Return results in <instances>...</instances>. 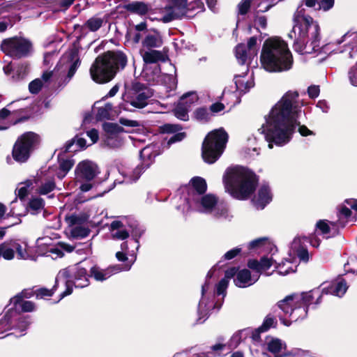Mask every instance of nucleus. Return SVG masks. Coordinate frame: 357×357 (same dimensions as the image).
I'll return each mask as SVG.
<instances>
[{
    "instance_id": "1",
    "label": "nucleus",
    "mask_w": 357,
    "mask_h": 357,
    "mask_svg": "<svg viewBox=\"0 0 357 357\" xmlns=\"http://www.w3.org/2000/svg\"><path fill=\"white\" fill-rule=\"evenodd\" d=\"M298 96L296 91H288L265 116V122L258 130L264 135L269 149H273V144L282 146L289 143L300 124L298 119L302 110L296 102Z\"/></svg>"
},
{
    "instance_id": "2",
    "label": "nucleus",
    "mask_w": 357,
    "mask_h": 357,
    "mask_svg": "<svg viewBox=\"0 0 357 357\" xmlns=\"http://www.w3.org/2000/svg\"><path fill=\"white\" fill-rule=\"evenodd\" d=\"M169 4L159 10V15L155 16L150 12L151 6L144 1H135L125 6L126 10L139 15L149 14L151 21L158 20L168 23L183 17H191L204 10L202 0H169Z\"/></svg>"
},
{
    "instance_id": "3",
    "label": "nucleus",
    "mask_w": 357,
    "mask_h": 357,
    "mask_svg": "<svg viewBox=\"0 0 357 357\" xmlns=\"http://www.w3.org/2000/svg\"><path fill=\"white\" fill-rule=\"evenodd\" d=\"M293 21L295 51L301 54L318 52L320 50V27L317 22L305 14L302 6L294 13Z\"/></svg>"
},
{
    "instance_id": "4",
    "label": "nucleus",
    "mask_w": 357,
    "mask_h": 357,
    "mask_svg": "<svg viewBox=\"0 0 357 357\" xmlns=\"http://www.w3.org/2000/svg\"><path fill=\"white\" fill-rule=\"evenodd\" d=\"M260 61L266 71L278 73L289 70L293 59L287 43L280 37H271L263 44Z\"/></svg>"
},
{
    "instance_id": "5",
    "label": "nucleus",
    "mask_w": 357,
    "mask_h": 357,
    "mask_svg": "<svg viewBox=\"0 0 357 357\" xmlns=\"http://www.w3.org/2000/svg\"><path fill=\"white\" fill-rule=\"evenodd\" d=\"M257 182V176L242 167L228 168L223 176L226 191L238 199L250 197L255 191Z\"/></svg>"
},
{
    "instance_id": "6",
    "label": "nucleus",
    "mask_w": 357,
    "mask_h": 357,
    "mask_svg": "<svg viewBox=\"0 0 357 357\" xmlns=\"http://www.w3.org/2000/svg\"><path fill=\"white\" fill-rule=\"evenodd\" d=\"M318 296L316 303H319L321 294L319 290L314 289L308 292L286 296L278 303V307L283 312L284 317H280L282 323L290 326L291 322L303 319L307 315V306L312 303L314 296Z\"/></svg>"
},
{
    "instance_id": "7",
    "label": "nucleus",
    "mask_w": 357,
    "mask_h": 357,
    "mask_svg": "<svg viewBox=\"0 0 357 357\" xmlns=\"http://www.w3.org/2000/svg\"><path fill=\"white\" fill-rule=\"evenodd\" d=\"M127 63V58L121 52H107L96 58L90 68L92 79L99 84L111 81L116 70L123 68Z\"/></svg>"
},
{
    "instance_id": "8",
    "label": "nucleus",
    "mask_w": 357,
    "mask_h": 357,
    "mask_svg": "<svg viewBox=\"0 0 357 357\" xmlns=\"http://www.w3.org/2000/svg\"><path fill=\"white\" fill-rule=\"evenodd\" d=\"M89 277L86 268L79 264L61 270L56 275L54 286L55 288L61 284L66 287L65 291L61 294L59 300L71 294L73 285L79 288L87 287L89 284Z\"/></svg>"
},
{
    "instance_id": "9",
    "label": "nucleus",
    "mask_w": 357,
    "mask_h": 357,
    "mask_svg": "<svg viewBox=\"0 0 357 357\" xmlns=\"http://www.w3.org/2000/svg\"><path fill=\"white\" fill-rule=\"evenodd\" d=\"M227 139L228 135L222 128L209 132L202 144V155L204 160L208 164L214 163L222 154Z\"/></svg>"
},
{
    "instance_id": "10",
    "label": "nucleus",
    "mask_w": 357,
    "mask_h": 357,
    "mask_svg": "<svg viewBox=\"0 0 357 357\" xmlns=\"http://www.w3.org/2000/svg\"><path fill=\"white\" fill-rule=\"evenodd\" d=\"M97 165L89 160L79 162L75 170V182L79 184L82 192H88L92 188L91 181L98 174Z\"/></svg>"
},
{
    "instance_id": "11",
    "label": "nucleus",
    "mask_w": 357,
    "mask_h": 357,
    "mask_svg": "<svg viewBox=\"0 0 357 357\" xmlns=\"http://www.w3.org/2000/svg\"><path fill=\"white\" fill-rule=\"evenodd\" d=\"M39 137L33 132H27L18 138L13 149L14 159L24 162L29 158L30 153L38 144Z\"/></svg>"
},
{
    "instance_id": "12",
    "label": "nucleus",
    "mask_w": 357,
    "mask_h": 357,
    "mask_svg": "<svg viewBox=\"0 0 357 357\" xmlns=\"http://www.w3.org/2000/svg\"><path fill=\"white\" fill-rule=\"evenodd\" d=\"M218 202V198L211 194L201 196L192 195V197L186 199V208H183V211L185 213L196 211L211 215Z\"/></svg>"
},
{
    "instance_id": "13",
    "label": "nucleus",
    "mask_w": 357,
    "mask_h": 357,
    "mask_svg": "<svg viewBox=\"0 0 357 357\" xmlns=\"http://www.w3.org/2000/svg\"><path fill=\"white\" fill-rule=\"evenodd\" d=\"M158 155V146L155 144H150L145 146L140 151V158L142 165L136 167L132 172H126L123 173V176L127 179V181H135L144 172V171L149 168L153 162L155 158Z\"/></svg>"
},
{
    "instance_id": "14",
    "label": "nucleus",
    "mask_w": 357,
    "mask_h": 357,
    "mask_svg": "<svg viewBox=\"0 0 357 357\" xmlns=\"http://www.w3.org/2000/svg\"><path fill=\"white\" fill-rule=\"evenodd\" d=\"M1 49L10 56L20 58L27 55L31 51V44L26 39L13 38L4 40L1 45Z\"/></svg>"
},
{
    "instance_id": "15",
    "label": "nucleus",
    "mask_w": 357,
    "mask_h": 357,
    "mask_svg": "<svg viewBox=\"0 0 357 357\" xmlns=\"http://www.w3.org/2000/svg\"><path fill=\"white\" fill-rule=\"evenodd\" d=\"M79 66V59L75 52L70 51L62 56L57 66L58 70H61V73L67 72L65 83H68L71 79Z\"/></svg>"
},
{
    "instance_id": "16",
    "label": "nucleus",
    "mask_w": 357,
    "mask_h": 357,
    "mask_svg": "<svg viewBox=\"0 0 357 357\" xmlns=\"http://www.w3.org/2000/svg\"><path fill=\"white\" fill-rule=\"evenodd\" d=\"M70 235L77 238L87 236L89 229L86 225V218L83 215H71L66 218Z\"/></svg>"
},
{
    "instance_id": "17",
    "label": "nucleus",
    "mask_w": 357,
    "mask_h": 357,
    "mask_svg": "<svg viewBox=\"0 0 357 357\" xmlns=\"http://www.w3.org/2000/svg\"><path fill=\"white\" fill-rule=\"evenodd\" d=\"M213 270L208 271L206 276V281L202 287V298L198 305V313L199 316L204 317L208 312L216 305H213L209 302V298L213 296L211 295L209 290L211 289V284L208 282V278H211L213 275Z\"/></svg>"
},
{
    "instance_id": "18",
    "label": "nucleus",
    "mask_w": 357,
    "mask_h": 357,
    "mask_svg": "<svg viewBox=\"0 0 357 357\" xmlns=\"http://www.w3.org/2000/svg\"><path fill=\"white\" fill-rule=\"evenodd\" d=\"M103 129L106 133L105 142L110 147H118L122 144V138L120 134L123 132V128L116 123H105L103 124Z\"/></svg>"
},
{
    "instance_id": "19",
    "label": "nucleus",
    "mask_w": 357,
    "mask_h": 357,
    "mask_svg": "<svg viewBox=\"0 0 357 357\" xmlns=\"http://www.w3.org/2000/svg\"><path fill=\"white\" fill-rule=\"evenodd\" d=\"M307 241L305 237H296L291 243L289 255L293 259L297 256L301 261H307L309 254L305 245Z\"/></svg>"
},
{
    "instance_id": "20",
    "label": "nucleus",
    "mask_w": 357,
    "mask_h": 357,
    "mask_svg": "<svg viewBox=\"0 0 357 357\" xmlns=\"http://www.w3.org/2000/svg\"><path fill=\"white\" fill-rule=\"evenodd\" d=\"M131 264L127 265L123 268L120 266H114L106 269H102L98 266H94L91 268V276L93 277L97 281H104L110 278L113 274L121 271H128L130 268Z\"/></svg>"
},
{
    "instance_id": "21",
    "label": "nucleus",
    "mask_w": 357,
    "mask_h": 357,
    "mask_svg": "<svg viewBox=\"0 0 357 357\" xmlns=\"http://www.w3.org/2000/svg\"><path fill=\"white\" fill-rule=\"evenodd\" d=\"M259 278L258 274L251 275V273L248 269L239 271L234 280L235 284L240 288H245L255 284Z\"/></svg>"
},
{
    "instance_id": "22",
    "label": "nucleus",
    "mask_w": 357,
    "mask_h": 357,
    "mask_svg": "<svg viewBox=\"0 0 357 357\" xmlns=\"http://www.w3.org/2000/svg\"><path fill=\"white\" fill-rule=\"evenodd\" d=\"M271 253V257L264 256L261 258L259 261L256 259L250 260L248 263V267L255 271L259 275L261 273L266 272L275 262V259L273 258V252Z\"/></svg>"
},
{
    "instance_id": "23",
    "label": "nucleus",
    "mask_w": 357,
    "mask_h": 357,
    "mask_svg": "<svg viewBox=\"0 0 357 357\" xmlns=\"http://www.w3.org/2000/svg\"><path fill=\"white\" fill-rule=\"evenodd\" d=\"M234 83L236 91L239 94L245 93L255 85L252 75L248 73L238 75L234 77Z\"/></svg>"
},
{
    "instance_id": "24",
    "label": "nucleus",
    "mask_w": 357,
    "mask_h": 357,
    "mask_svg": "<svg viewBox=\"0 0 357 357\" xmlns=\"http://www.w3.org/2000/svg\"><path fill=\"white\" fill-rule=\"evenodd\" d=\"M248 249L259 252L264 251L273 252V255L277 252L275 246L269 241L268 238L265 237L255 239L250 242L248 244Z\"/></svg>"
},
{
    "instance_id": "25",
    "label": "nucleus",
    "mask_w": 357,
    "mask_h": 357,
    "mask_svg": "<svg viewBox=\"0 0 357 357\" xmlns=\"http://www.w3.org/2000/svg\"><path fill=\"white\" fill-rule=\"evenodd\" d=\"M140 54L146 64L156 63L166 60V55L159 50H141Z\"/></svg>"
},
{
    "instance_id": "26",
    "label": "nucleus",
    "mask_w": 357,
    "mask_h": 357,
    "mask_svg": "<svg viewBox=\"0 0 357 357\" xmlns=\"http://www.w3.org/2000/svg\"><path fill=\"white\" fill-rule=\"evenodd\" d=\"M231 351L228 344L225 342L224 337H220L217 342L210 347V350L206 353V357H216L225 355Z\"/></svg>"
},
{
    "instance_id": "27",
    "label": "nucleus",
    "mask_w": 357,
    "mask_h": 357,
    "mask_svg": "<svg viewBox=\"0 0 357 357\" xmlns=\"http://www.w3.org/2000/svg\"><path fill=\"white\" fill-rule=\"evenodd\" d=\"M272 199V194L268 185H263L260 187L257 196L255 197L254 202L257 207L264 208Z\"/></svg>"
},
{
    "instance_id": "28",
    "label": "nucleus",
    "mask_w": 357,
    "mask_h": 357,
    "mask_svg": "<svg viewBox=\"0 0 357 357\" xmlns=\"http://www.w3.org/2000/svg\"><path fill=\"white\" fill-rule=\"evenodd\" d=\"M348 289V286L346 282L344 280H339L327 288H324L322 289V294H331L332 295H335L338 297H342Z\"/></svg>"
},
{
    "instance_id": "29",
    "label": "nucleus",
    "mask_w": 357,
    "mask_h": 357,
    "mask_svg": "<svg viewBox=\"0 0 357 357\" xmlns=\"http://www.w3.org/2000/svg\"><path fill=\"white\" fill-rule=\"evenodd\" d=\"M266 348L269 352L275 355L274 357H281L282 351L285 349V344L280 339L268 337L266 340ZM286 354H284L283 356L287 357Z\"/></svg>"
},
{
    "instance_id": "30",
    "label": "nucleus",
    "mask_w": 357,
    "mask_h": 357,
    "mask_svg": "<svg viewBox=\"0 0 357 357\" xmlns=\"http://www.w3.org/2000/svg\"><path fill=\"white\" fill-rule=\"evenodd\" d=\"M163 41L160 33L154 30V33H149L146 36L142 41L144 48L147 50H153V48H158L162 45Z\"/></svg>"
},
{
    "instance_id": "31",
    "label": "nucleus",
    "mask_w": 357,
    "mask_h": 357,
    "mask_svg": "<svg viewBox=\"0 0 357 357\" xmlns=\"http://www.w3.org/2000/svg\"><path fill=\"white\" fill-rule=\"evenodd\" d=\"M74 250V247L66 244V243H61L59 246H51L47 248V252H45V255L47 257H50L52 259H57L61 258L63 256V251L67 252H70Z\"/></svg>"
},
{
    "instance_id": "32",
    "label": "nucleus",
    "mask_w": 357,
    "mask_h": 357,
    "mask_svg": "<svg viewBox=\"0 0 357 357\" xmlns=\"http://www.w3.org/2000/svg\"><path fill=\"white\" fill-rule=\"evenodd\" d=\"M110 231L112 238L125 240L129 236V231L123 227L120 221H113L110 225Z\"/></svg>"
},
{
    "instance_id": "33",
    "label": "nucleus",
    "mask_w": 357,
    "mask_h": 357,
    "mask_svg": "<svg viewBox=\"0 0 357 357\" xmlns=\"http://www.w3.org/2000/svg\"><path fill=\"white\" fill-rule=\"evenodd\" d=\"M316 229L326 238L331 237L337 233L336 225L325 220H319L316 224Z\"/></svg>"
},
{
    "instance_id": "34",
    "label": "nucleus",
    "mask_w": 357,
    "mask_h": 357,
    "mask_svg": "<svg viewBox=\"0 0 357 357\" xmlns=\"http://www.w3.org/2000/svg\"><path fill=\"white\" fill-rule=\"evenodd\" d=\"M190 185L192 190L188 194V197H192V195H202L206 190V181L202 177H194L190 180Z\"/></svg>"
},
{
    "instance_id": "35",
    "label": "nucleus",
    "mask_w": 357,
    "mask_h": 357,
    "mask_svg": "<svg viewBox=\"0 0 357 357\" xmlns=\"http://www.w3.org/2000/svg\"><path fill=\"white\" fill-rule=\"evenodd\" d=\"M251 333L250 328H245L238 331L233 334L229 340L227 342L230 350L236 349L242 341L245 340Z\"/></svg>"
},
{
    "instance_id": "36",
    "label": "nucleus",
    "mask_w": 357,
    "mask_h": 357,
    "mask_svg": "<svg viewBox=\"0 0 357 357\" xmlns=\"http://www.w3.org/2000/svg\"><path fill=\"white\" fill-rule=\"evenodd\" d=\"M53 73L52 72H45L43 74L41 78H37L31 82L29 84V90L31 93L36 94L38 93L44 84L52 77Z\"/></svg>"
},
{
    "instance_id": "37",
    "label": "nucleus",
    "mask_w": 357,
    "mask_h": 357,
    "mask_svg": "<svg viewBox=\"0 0 357 357\" xmlns=\"http://www.w3.org/2000/svg\"><path fill=\"white\" fill-rule=\"evenodd\" d=\"M188 96H182L174 110L175 116L181 120L187 121L188 119L189 105H185L188 103Z\"/></svg>"
},
{
    "instance_id": "38",
    "label": "nucleus",
    "mask_w": 357,
    "mask_h": 357,
    "mask_svg": "<svg viewBox=\"0 0 357 357\" xmlns=\"http://www.w3.org/2000/svg\"><path fill=\"white\" fill-rule=\"evenodd\" d=\"M211 215L216 218H221L228 221H230L233 218V214L227 204L223 202H218Z\"/></svg>"
},
{
    "instance_id": "39",
    "label": "nucleus",
    "mask_w": 357,
    "mask_h": 357,
    "mask_svg": "<svg viewBox=\"0 0 357 357\" xmlns=\"http://www.w3.org/2000/svg\"><path fill=\"white\" fill-rule=\"evenodd\" d=\"M150 97L146 91H140L135 94L130 100V105L137 108H143L148 104V98Z\"/></svg>"
},
{
    "instance_id": "40",
    "label": "nucleus",
    "mask_w": 357,
    "mask_h": 357,
    "mask_svg": "<svg viewBox=\"0 0 357 357\" xmlns=\"http://www.w3.org/2000/svg\"><path fill=\"white\" fill-rule=\"evenodd\" d=\"M100 102L95 104V108L98 109L96 118L98 120L108 119L112 110V105L110 103H105L104 105H98Z\"/></svg>"
},
{
    "instance_id": "41",
    "label": "nucleus",
    "mask_w": 357,
    "mask_h": 357,
    "mask_svg": "<svg viewBox=\"0 0 357 357\" xmlns=\"http://www.w3.org/2000/svg\"><path fill=\"white\" fill-rule=\"evenodd\" d=\"M11 302L13 303L15 307L19 306L24 312H32L35 310V305L33 303L29 301H22V296L17 295L11 299Z\"/></svg>"
},
{
    "instance_id": "42",
    "label": "nucleus",
    "mask_w": 357,
    "mask_h": 357,
    "mask_svg": "<svg viewBox=\"0 0 357 357\" xmlns=\"http://www.w3.org/2000/svg\"><path fill=\"white\" fill-rule=\"evenodd\" d=\"M12 260L13 259V241H5L0 243V259Z\"/></svg>"
},
{
    "instance_id": "43",
    "label": "nucleus",
    "mask_w": 357,
    "mask_h": 357,
    "mask_svg": "<svg viewBox=\"0 0 357 357\" xmlns=\"http://www.w3.org/2000/svg\"><path fill=\"white\" fill-rule=\"evenodd\" d=\"M11 207L9 215L12 216H22L24 215L27 208L22 201H17L15 199L11 202Z\"/></svg>"
},
{
    "instance_id": "44",
    "label": "nucleus",
    "mask_w": 357,
    "mask_h": 357,
    "mask_svg": "<svg viewBox=\"0 0 357 357\" xmlns=\"http://www.w3.org/2000/svg\"><path fill=\"white\" fill-rule=\"evenodd\" d=\"M105 20L103 18L98 16H93L89 18L84 24V27L89 29L90 31H98L103 24Z\"/></svg>"
},
{
    "instance_id": "45",
    "label": "nucleus",
    "mask_w": 357,
    "mask_h": 357,
    "mask_svg": "<svg viewBox=\"0 0 357 357\" xmlns=\"http://www.w3.org/2000/svg\"><path fill=\"white\" fill-rule=\"evenodd\" d=\"M222 100L227 102V105H235L240 102L239 93L236 91H231L229 89H225L222 92Z\"/></svg>"
},
{
    "instance_id": "46",
    "label": "nucleus",
    "mask_w": 357,
    "mask_h": 357,
    "mask_svg": "<svg viewBox=\"0 0 357 357\" xmlns=\"http://www.w3.org/2000/svg\"><path fill=\"white\" fill-rule=\"evenodd\" d=\"M276 268L280 275H286L290 273L295 272L296 265L291 261L285 260V261L278 264Z\"/></svg>"
},
{
    "instance_id": "47",
    "label": "nucleus",
    "mask_w": 357,
    "mask_h": 357,
    "mask_svg": "<svg viewBox=\"0 0 357 357\" xmlns=\"http://www.w3.org/2000/svg\"><path fill=\"white\" fill-rule=\"evenodd\" d=\"M44 208V201L40 197H33L29 203V211L35 215L40 212Z\"/></svg>"
},
{
    "instance_id": "48",
    "label": "nucleus",
    "mask_w": 357,
    "mask_h": 357,
    "mask_svg": "<svg viewBox=\"0 0 357 357\" xmlns=\"http://www.w3.org/2000/svg\"><path fill=\"white\" fill-rule=\"evenodd\" d=\"M236 56L239 63L244 64L248 58H253L248 54V50L244 44H239L236 47Z\"/></svg>"
},
{
    "instance_id": "49",
    "label": "nucleus",
    "mask_w": 357,
    "mask_h": 357,
    "mask_svg": "<svg viewBox=\"0 0 357 357\" xmlns=\"http://www.w3.org/2000/svg\"><path fill=\"white\" fill-rule=\"evenodd\" d=\"M29 317H20L17 319V322L15 326V330L16 331V336L24 335V332L27 329L30 324V321L28 320Z\"/></svg>"
},
{
    "instance_id": "50",
    "label": "nucleus",
    "mask_w": 357,
    "mask_h": 357,
    "mask_svg": "<svg viewBox=\"0 0 357 357\" xmlns=\"http://www.w3.org/2000/svg\"><path fill=\"white\" fill-rule=\"evenodd\" d=\"M56 188V184L53 178L46 180L43 182L38 189V192L40 195H47L54 190Z\"/></svg>"
},
{
    "instance_id": "51",
    "label": "nucleus",
    "mask_w": 357,
    "mask_h": 357,
    "mask_svg": "<svg viewBox=\"0 0 357 357\" xmlns=\"http://www.w3.org/2000/svg\"><path fill=\"white\" fill-rule=\"evenodd\" d=\"M74 165V161L72 159L63 160L59 162L60 169L62 172L58 174V177L60 178H63L66 173L72 168Z\"/></svg>"
},
{
    "instance_id": "52",
    "label": "nucleus",
    "mask_w": 357,
    "mask_h": 357,
    "mask_svg": "<svg viewBox=\"0 0 357 357\" xmlns=\"http://www.w3.org/2000/svg\"><path fill=\"white\" fill-rule=\"evenodd\" d=\"M13 313L14 312H9L2 319L0 320V335H1L3 331H7L10 328V325L12 324L11 317ZM3 337L4 336L0 335V338Z\"/></svg>"
},
{
    "instance_id": "53",
    "label": "nucleus",
    "mask_w": 357,
    "mask_h": 357,
    "mask_svg": "<svg viewBox=\"0 0 357 357\" xmlns=\"http://www.w3.org/2000/svg\"><path fill=\"white\" fill-rule=\"evenodd\" d=\"M277 324V321L275 320V317L271 314H268L262 325L258 328V330H260L262 332L268 331L271 328L275 327Z\"/></svg>"
},
{
    "instance_id": "54",
    "label": "nucleus",
    "mask_w": 357,
    "mask_h": 357,
    "mask_svg": "<svg viewBox=\"0 0 357 357\" xmlns=\"http://www.w3.org/2000/svg\"><path fill=\"white\" fill-rule=\"evenodd\" d=\"M75 144L76 146H79L80 149H84L86 146V140L83 138H78L75 140H73L69 142L65 147V151L66 152H74L77 151V149H72V146Z\"/></svg>"
},
{
    "instance_id": "55",
    "label": "nucleus",
    "mask_w": 357,
    "mask_h": 357,
    "mask_svg": "<svg viewBox=\"0 0 357 357\" xmlns=\"http://www.w3.org/2000/svg\"><path fill=\"white\" fill-rule=\"evenodd\" d=\"M246 46L248 50V54L250 56H255L257 53V38L256 37H251Z\"/></svg>"
},
{
    "instance_id": "56",
    "label": "nucleus",
    "mask_w": 357,
    "mask_h": 357,
    "mask_svg": "<svg viewBox=\"0 0 357 357\" xmlns=\"http://www.w3.org/2000/svg\"><path fill=\"white\" fill-rule=\"evenodd\" d=\"M13 258L15 257V252L17 253V256L20 259H26L29 257V255L26 253V250H23L22 246L19 243H17L15 241H13Z\"/></svg>"
},
{
    "instance_id": "57",
    "label": "nucleus",
    "mask_w": 357,
    "mask_h": 357,
    "mask_svg": "<svg viewBox=\"0 0 357 357\" xmlns=\"http://www.w3.org/2000/svg\"><path fill=\"white\" fill-rule=\"evenodd\" d=\"M228 284L229 282L227 278H222L216 285V294L218 296L222 295L224 298L226 296V290Z\"/></svg>"
},
{
    "instance_id": "58",
    "label": "nucleus",
    "mask_w": 357,
    "mask_h": 357,
    "mask_svg": "<svg viewBox=\"0 0 357 357\" xmlns=\"http://www.w3.org/2000/svg\"><path fill=\"white\" fill-rule=\"evenodd\" d=\"M348 77L351 85L357 86V61L351 67L348 72Z\"/></svg>"
},
{
    "instance_id": "59",
    "label": "nucleus",
    "mask_w": 357,
    "mask_h": 357,
    "mask_svg": "<svg viewBox=\"0 0 357 357\" xmlns=\"http://www.w3.org/2000/svg\"><path fill=\"white\" fill-rule=\"evenodd\" d=\"M195 118L201 121H207L210 118V114L204 108H199L195 111Z\"/></svg>"
},
{
    "instance_id": "60",
    "label": "nucleus",
    "mask_w": 357,
    "mask_h": 357,
    "mask_svg": "<svg viewBox=\"0 0 357 357\" xmlns=\"http://www.w3.org/2000/svg\"><path fill=\"white\" fill-rule=\"evenodd\" d=\"M251 1L252 0H242L238 6V13L241 15L246 14L250 8Z\"/></svg>"
},
{
    "instance_id": "61",
    "label": "nucleus",
    "mask_w": 357,
    "mask_h": 357,
    "mask_svg": "<svg viewBox=\"0 0 357 357\" xmlns=\"http://www.w3.org/2000/svg\"><path fill=\"white\" fill-rule=\"evenodd\" d=\"M160 128L164 133H174L181 129V126L178 125L169 123L165 124Z\"/></svg>"
},
{
    "instance_id": "62",
    "label": "nucleus",
    "mask_w": 357,
    "mask_h": 357,
    "mask_svg": "<svg viewBox=\"0 0 357 357\" xmlns=\"http://www.w3.org/2000/svg\"><path fill=\"white\" fill-rule=\"evenodd\" d=\"M144 229L142 227L136 226L131 231V234L132 237L135 239V243L137 245L136 248L137 249L139 247L138 245V239L141 237V236L144 234Z\"/></svg>"
},
{
    "instance_id": "63",
    "label": "nucleus",
    "mask_w": 357,
    "mask_h": 357,
    "mask_svg": "<svg viewBox=\"0 0 357 357\" xmlns=\"http://www.w3.org/2000/svg\"><path fill=\"white\" fill-rule=\"evenodd\" d=\"M28 188L29 185L26 184H22L17 188L16 194L17 197L20 199V201H22V199L27 195L29 192Z\"/></svg>"
},
{
    "instance_id": "64",
    "label": "nucleus",
    "mask_w": 357,
    "mask_h": 357,
    "mask_svg": "<svg viewBox=\"0 0 357 357\" xmlns=\"http://www.w3.org/2000/svg\"><path fill=\"white\" fill-rule=\"evenodd\" d=\"M319 9L327 11L334 6V0H321L319 2Z\"/></svg>"
}]
</instances>
